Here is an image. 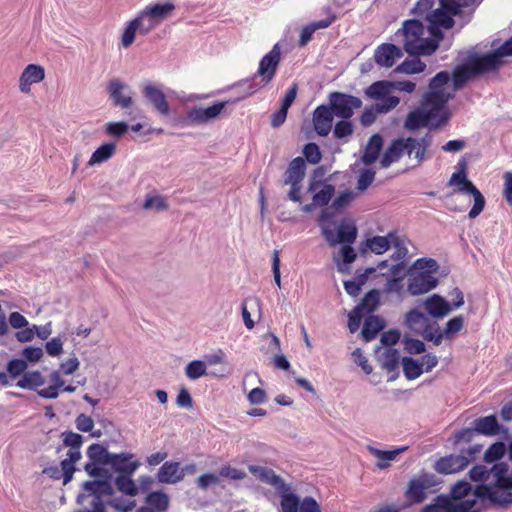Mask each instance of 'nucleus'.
Masks as SVG:
<instances>
[{"mask_svg": "<svg viewBox=\"0 0 512 512\" xmlns=\"http://www.w3.org/2000/svg\"><path fill=\"white\" fill-rule=\"evenodd\" d=\"M27 369V362L23 359H12L7 364V372L12 379L22 375Z\"/></svg>", "mask_w": 512, "mask_h": 512, "instance_id": "052dcab7", "label": "nucleus"}, {"mask_svg": "<svg viewBox=\"0 0 512 512\" xmlns=\"http://www.w3.org/2000/svg\"><path fill=\"white\" fill-rule=\"evenodd\" d=\"M125 88V84L116 78L111 79L107 85V91L113 104L123 109L130 108L134 104V100L130 94H123Z\"/></svg>", "mask_w": 512, "mask_h": 512, "instance_id": "a878e982", "label": "nucleus"}, {"mask_svg": "<svg viewBox=\"0 0 512 512\" xmlns=\"http://www.w3.org/2000/svg\"><path fill=\"white\" fill-rule=\"evenodd\" d=\"M451 77L446 71L437 73L429 83V91L426 92L421 101V107L411 111L404 126L408 130H416L420 127L437 129L448 121V113L445 111L446 104L453 97L449 90Z\"/></svg>", "mask_w": 512, "mask_h": 512, "instance_id": "f257e3e1", "label": "nucleus"}, {"mask_svg": "<svg viewBox=\"0 0 512 512\" xmlns=\"http://www.w3.org/2000/svg\"><path fill=\"white\" fill-rule=\"evenodd\" d=\"M426 20L430 25L442 27L444 29H451L455 24L453 16L442 9L433 10L426 16Z\"/></svg>", "mask_w": 512, "mask_h": 512, "instance_id": "c9c22d12", "label": "nucleus"}, {"mask_svg": "<svg viewBox=\"0 0 512 512\" xmlns=\"http://www.w3.org/2000/svg\"><path fill=\"white\" fill-rule=\"evenodd\" d=\"M406 325L410 330L423 336L428 341V335L434 334L436 324H431L429 318L423 312L412 309L406 315Z\"/></svg>", "mask_w": 512, "mask_h": 512, "instance_id": "aec40b11", "label": "nucleus"}, {"mask_svg": "<svg viewBox=\"0 0 512 512\" xmlns=\"http://www.w3.org/2000/svg\"><path fill=\"white\" fill-rule=\"evenodd\" d=\"M471 489V485L467 481H459L452 487L449 498L456 501L465 500Z\"/></svg>", "mask_w": 512, "mask_h": 512, "instance_id": "bf43d9fd", "label": "nucleus"}, {"mask_svg": "<svg viewBox=\"0 0 512 512\" xmlns=\"http://www.w3.org/2000/svg\"><path fill=\"white\" fill-rule=\"evenodd\" d=\"M403 37V48L411 56L431 55L439 44L436 40L424 38V26L416 19L406 20L396 35Z\"/></svg>", "mask_w": 512, "mask_h": 512, "instance_id": "f03ea898", "label": "nucleus"}, {"mask_svg": "<svg viewBox=\"0 0 512 512\" xmlns=\"http://www.w3.org/2000/svg\"><path fill=\"white\" fill-rule=\"evenodd\" d=\"M80 451L68 450L67 458L60 462V470L63 473V484L69 483L75 473V464L81 459Z\"/></svg>", "mask_w": 512, "mask_h": 512, "instance_id": "7c9ffc66", "label": "nucleus"}, {"mask_svg": "<svg viewBox=\"0 0 512 512\" xmlns=\"http://www.w3.org/2000/svg\"><path fill=\"white\" fill-rule=\"evenodd\" d=\"M115 483L118 490L126 495L136 496L138 493V488L135 485L134 481L131 479V475H119L116 478Z\"/></svg>", "mask_w": 512, "mask_h": 512, "instance_id": "3c124183", "label": "nucleus"}, {"mask_svg": "<svg viewBox=\"0 0 512 512\" xmlns=\"http://www.w3.org/2000/svg\"><path fill=\"white\" fill-rule=\"evenodd\" d=\"M382 146V137L379 134L372 135L365 147L364 154L362 156V162L367 166L373 164L377 160Z\"/></svg>", "mask_w": 512, "mask_h": 512, "instance_id": "2f4dec72", "label": "nucleus"}, {"mask_svg": "<svg viewBox=\"0 0 512 512\" xmlns=\"http://www.w3.org/2000/svg\"><path fill=\"white\" fill-rule=\"evenodd\" d=\"M403 56L402 50L391 43H384L375 50V62L382 67H392L396 60Z\"/></svg>", "mask_w": 512, "mask_h": 512, "instance_id": "393cba45", "label": "nucleus"}, {"mask_svg": "<svg viewBox=\"0 0 512 512\" xmlns=\"http://www.w3.org/2000/svg\"><path fill=\"white\" fill-rule=\"evenodd\" d=\"M142 94L160 115L168 116L170 114V105L165 93L159 86L152 83L145 84L142 87Z\"/></svg>", "mask_w": 512, "mask_h": 512, "instance_id": "6ab92c4d", "label": "nucleus"}, {"mask_svg": "<svg viewBox=\"0 0 512 512\" xmlns=\"http://www.w3.org/2000/svg\"><path fill=\"white\" fill-rule=\"evenodd\" d=\"M354 132V127L348 119L338 121L334 126V137L336 139H344L351 136Z\"/></svg>", "mask_w": 512, "mask_h": 512, "instance_id": "4d7b16f0", "label": "nucleus"}, {"mask_svg": "<svg viewBox=\"0 0 512 512\" xmlns=\"http://www.w3.org/2000/svg\"><path fill=\"white\" fill-rule=\"evenodd\" d=\"M421 512H478L476 509V500L465 499L458 500L450 499L448 495H438L434 502L426 505Z\"/></svg>", "mask_w": 512, "mask_h": 512, "instance_id": "1a4fd4ad", "label": "nucleus"}, {"mask_svg": "<svg viewBox=\"0 0 512 512\" xmlns=\"http://www.w3.org/2000/svg\"><path fill=\"white\" fill-rule=\"evenodd\" d=\"M116 152V144L104 143L98 147L91 155L88 166H94L96 164L103 163L109 160Z\"/></svg>", "mask_w": 512, "mask_h": 512, "instance_id": "e433bc0d", "label": "nucleus"}, {"mask_svg": "<svg viewBox=\"0 0 512 512\" xmlns=\"http://www.w3.org/2000/svg\"><path fill=\"white\" fill-rule=\"evenodd\" d=\"M63 436V444L66 447H70L69 450L80 451V448L83 443V437L80 434L74 432H64Z\"/></svg>", "mask_w": 512, "mask_h": 512, "instance_id": "e2e57ef3", "label": "nucleus"}, {"mask_svg": "<svg viewBox=\"0 0 512 512\" xmlns=\"http://www.w3.org/2000/svg\"><path fill=\"white\" fill-rule=\"evenodd\" d=\"M403 154H405L404 138L393 140L381 158V167H389L392 163L397 162Z\"/></svg>", "mask_w": 512, "mask_h": 512, "instance_id": "c756f323", "label": "nucleus"}, {"mask_svg": "<svg viewBox=\"0 0 512 512\" xmlns=\"http://www.w3.org/2000/svg\"><path fill=\"white\" fill-rule=\"evenodd\" d=\"M391 81L381 80L372 83L365 91L366 95L375 100L385 98L392 91Z\"/></svg>", "mask_w": 512, "mask_h": 512, "instance_id": "a19ab883", "label": "nucleus"}, {"mask_svg": "<svg viewBox=\"0 0 512 512\" xmlns=\"http://www.w3.org/2000/svg\"><path fill=\"white\" fill-rule=\"evenodd\" d=\"M333 217L334 214L326 208L323 209L319 218L322 235L327 240L328 244L332 247L339 243L343 245L352 244L357 237L356 226L354 224L342 223L337 229V234H335Z\"/></svg>", "mask_w": 512, "mask_h": 512, "instance_id": "7ed1b4c3", "label": "nucleus"}, {"mask_svg": "<svg viewBox=\"0 0 512 512\" xmlns=\"http://www.w3.org/2000/svg\"><path fill=\"white\" fill-rule=\"evenodd\" d=\"M380 302V293L378 290H371L369 291L364 298L362 299L361 303L356 306L357 310L365 311L367 313L373 312Z\"/></svg>", "mask_w": 512, "mask_h": 512, "instance_id": "8fccbe9b", "label": "nucleus"}, {"mask_svg": "<svg viewBox=\"0 0 512 512\" xmlns=\"http://www.w3.org/2000/svg\"><path fill=\"white\" fill-rule=\"evenodd\" d=\"M426 64L418 57L404 60L400 65L395 68V72L403 74H417L425 70Z\"/></svg>", "mask_w": 512, "mask_h": 512, "instance_id": "c03bdc74", "label": "nucleus"}, {"mask_svg": "<svg viewBox=\"0 0 512 512\" xmlns=\"http://www.w3.org/2000/svg\"><path fill=\"white\" fill-rule=\"evenodd\" d=\"M143 207L147 210L148 209H156L157 211H164V210L168 209V204L164 197L152 196V197H148L145 200Z\"/></svg>", "mask_w": 512, "mask_h": 512, "instance_id": "338daca9", "label": "nucleus"}, {"mask_svg": "<svg viewBox=\"0 0 512 512\" xmlns=\"http://www.w3.org/2000/svg\"><path fill=\"white\" fill-rule=\"evenodd\" d=\"M45 78V70L41 65H27L19 79V90L28 94L31 91V85L41 82Z\"/></svg>", "mask_w": 512, "mask_h": 512, "instance_id": "5701e85b", "label": "nucleus"}, {"mask_svg": "<svg viewBox=\"0 0 512 512\" xmlns=\"http://www.w3.org/2000/svg\"><path fill=\"white\" fill-rule=\"evenodd\" d=\"M508 465L495 463L490 469L476 465L469 471V476L475 482H491L494 486L506 491L512 490V477L507 476Z\"/></svg>", "mask_w": 512, "mask_h": 512, "instance_id": "423d86ee", "label": "nucleus"}, {"mask_svg": "<svg viewBox=\"0 0 512 512\" xmlns=\"http://www.w3.org/2000/svg\"><path fill=\"white\" fill-rule=\"evenodd\" d=\"M324 175L323 167L314 170L309 180L308 191L314 193L313 204L315 206H326L335 193V187L332 184H323L321 178Z\"/></svg>", "mask_w": 512, "mask_h": 512, "instance_id": "f8f14e48", "label": "nucleus"}, {"mask_svg": "<svg viewBox=\"0 0 512 512\" xmlns=\"http://www.w3.org/2000/svg\"><path fill=\"white\" fill-rule=\"evenodd\" d=\"M449 186H458L457 191L471 194L474 205L469 211V218L474 219L481 214L485 208L486 200L480 190L463 173H453L448 182Z\"/></svg>", "mask_w": 512, "mask_h": 512, "instance_id": "6e6552de", "label": "nucleus"}, {"mask_svg": "<svg viewBox=\"0 0 512 512\" xmlns=\"http://www.w3.org/2000/svg\"><path fill=\"white\" fill-rule=\"evenodd\" d=\"M145 10L154 18L158 23L168 18L175 10V5L172 2L156 3L147 6Z\"/></svg>", "mask_w": 512, "mask_h": 512, "instance_id": "58836bf2", "label": "nucleus"}, {"mask_svg": "<svg viewBox=\"0 0 512 512\" xmlns=\"http://www.w3.org/2000/svg\"><path fill=\"white\" fill-rule=\"evenodd\" d=\"M133 457V454L128 453L112 454L108 465L119 472L120 475H132L139 467L138 461H132Z\"/></svg>", "mask_w": 512, "mask_h": 512, "instance_id": "cd10ccee", "label": "nucleus"}, {"mask_svg": "<svg viewBox=\"0 0 512 512\" xmlns=\"http://www.w3.org/2000/svg\"><path fill=\"white\" fill-rule=\"evenodd\" d=\"M147 508H153L155 511L165 512L169 506V497L162 491H154L146 497Z\"/></svg>", "mask_w": 512, "mask_h": 512, "instance_id": "ea45409f", "label": "nucleus"}, {"mask_svg": "<svg viewBox=\"0 0 512 512\" xmlns=\"http://www.w3.org/2000/svg\"><path fill=\"white\" fill-rule=\"evenodd\" d=\"M406 447L396 449V450H390V451H384L379 449H374L373 454L374 456L379 460L377 463V467L380 469H385L390 465V462L393 461L398 454L405 451Z\"/></svg>", "mask_w": 512, "mask_h": 512, "instance_id": "de8ad7c7", "label": "nucleus"}, {"mask_svg": "<svg viewBox=\"0 0 512 512\" xmlns=\"http://www.w3.org/2000/svg\"><path fill=\"white\" fill-rule=\"evenodd\" d=\"M423 305L426 312L436 319L444 318L452 310L450 303L438 294H433L426 298Z\"/></svg>", "mask_w": 512, "mask_h": 512, "instance_id": "bb28decb", "label": "nucleus"}, {"mask_svg": "<svg viewBox=\"0 0 512 512\" xmlns=\"http://www.w3.org/2000/svg\"><path fill=\"white\" fill-rule=\"evenodd\" d=\"M400 244L401 240L396 232H389L385 236H373L365 242L366 247L377 255L385 253L391 246L399 247Z\"/></svg>", "mask_w": 512, "mask_h": 512, "instance_id": "b1692460", "label": "nucleus"}, {"mask_svg": "<svg viewBox=\"0 0 512 512\" xmlns=\"http://www.w3.org/2000/svg\"><path fill=\"white\" fill-rule=\"evenodd\" d=\"M402 366L405 377L408 380H414L423 373L422 365L417 360L410 357H404L402 359Z\"/></svg>", "mask_w": 512, "mask_h": 512, "instance_id": "09e8293b", "label": "nucleus"}, {"mask_svg": "<svg viewBox=\"0 0 512 512\" xmlns=\"http://www.w3.org/2000/svg\"><path fill=\"white\" fill-rule=\"evenodd\" d=\"M468 60L476 76L497 71L504 63L503 61H499L494 51L484 55H471Z\"/></svg>", "mask_w": 512, "mask_h": 512, "instance_id": "412c9836", "label": "nucleus"}, {"mask_svg": "<svg viewBox=\"0 0 512 512\" xmlns=\"http://www.w3.org/2000/svg\"><path fill=\"white\" fill-rule=\"evenodd\" d=\"M381 100L382 102L376 103V111L379 114L391 111L400 103L399 97L389 94L386 95L385 98H382Z\"/></svg>", "mask_w": 512, "mask_h": 512, "instance_id": "0e129e2a", "label": "nucleus"}, {"mask_svg": "<svg viewBox=\"0 0 512 512\" xmlns=\"http://www.w3.org/2000/svg\"><path fill=\"white\" fill-rule=\"evenodd\" d=\"M475 432L483 435L493 436L499 432V423L496 416L489 415L479 417L474 421Z\"/></svg>", "mask_w": 512, "mask_h": 512, "instance_id": "72a5a7b5", "label": "nucleus"}, {"mask_svg": "<svg viewBox=\"0 0 512 512\" xmlns=\"http://www.w3.org/2000/svg\"><path fill=\"white\" fill-rule=\"evenodd\" d=\"M334 114L329 106L320 105L313 112V126L319 136H327L333 124Z\"/></svg>", "mask_w": 512, "mask_h": 512, "instance_id": "4be33fe9", "label": "nucleus"}, {"mask_svg": "<svg viewBox=\"0 0 512 512\" xmlns=\"http://www.w3.org/2000/svg\"><path fill=\"white\" fill-rule=\"evenodd\" d=\"M50 380L53 382L52 385L37 391L40 397L45 399L57 398L59 395V389L62 388L65 384L64 380L61 378L59 371H53L50 374Z\"/></svg>", "mask_w": 512, "mask_h": 512, "instance_id": "4c0bfd02", "label": "nucleus"}, {"mask_svg": "<svg viewBox=\"0 0 512 512\" xmlns=\"http://www.w3.org/2000/svg\"><path fill=\"white\" fill-rule=\"evenodd\" d=\"M300 500L293 493H284L281 495L280 506L282 512H299Z\"/></svg>", "mask_w": 512, "mask_h": 512, "instance_id": "603ef678", "label": "nucleus"}, {"mask_svg": "<svg viewBox=\"0 0 512 512\" xmlns=\"http://www.w3.org/2000/svg\"><path fill=\"white\" fill-rule=\"evenodd\" d=\"M481 451V445H474L468 449L461 450L458 455L450 454L441 457L435 462L434 469L436 472L443 475L458 473L474 461Z\"/></svg>", "mask_w": 512, "mask_h": 512, "instance_id": "39448f33", "label": "nucleus"}, {"mask_svg": "<svg viewBox=\"0 0 512 512\" xmlns=\"http://www.w3.org/2000/svg\"><path fill=\"white\" fill-rule=\"evenodd\" d=\"M280 61L281 49L279 44H275L273 48L260 60L258 70L254 76L261 78L260 87L266 86L273 80L279 67Z\"/></svg>", "mask_w": 512, "mask_h": 512, "instance_id": "ddd939ff", "label": "nucleus"}, {"mask_svg": "<svg viewBox=\"0 0 512 512\" xmlns=\"http://www.w3.org/2000/svg\"><path fill=\"white\" fill-rule=\"evenodd\" d=\"M184 478V472L180 469V463L174 461L165 462L158 472V479L162 483L174 484Z\"/></svg>", "mask_w": 512, "mask_h": 512, "instance_id": "c85d7f7f", "label": "nucleus"}, {"mask_svg": "<svg viewBox=\"0 0 512 512\" xmlns=\"http://www.w3.org/2000/svg\"><path fill=\"white\" fill-rule=\"evenodd\" d=\"M87 455L89 459L93 462H97L101 465H108L112 453H109L108 450L101 444L93 443L89 446L87 450Z\"/></svg>", "mask_w": 512, "mask_h": 512, "instance_id": "37998d69", "label": "nucleus"}, {"mask_svg": "<svg viewBox=\"0 0 512 512\" xmlns=\"http://www.w3.org/2000/svg\"><path fill=\"white\" fill-rule=\"evenodd\" d=\"M404 349L410 354H420L425 351V344L419 339L405 337Z\"/></svg>", "mask_w": 512, "mask_h": 512, "instance_id": "774afa93", "label": "nucleus"}, {"mask_svg": "<svg viewBox=\"0 0 512 512\" xmlns=\"http://www.w3.org/2000/svg\"><path fill=\"white\" fill-rule=\"evenodd\" d=\"M381 366L387 372H394L398 369L400 355L397 349L387 348L381 356Z\"/></svg>", "mask_w": 512, "mask_h": 512, "instance_id": "a18cd8bd", "label": "nucleus"}, {"mask_svg": "<svg viewBox=\"0 0 512 512\" xmlns=\"http://www.w3.org/2000/svg\"><path fill=\"white\" fill-rule=\"evenodd\" d=\"M306 174V162L302 157L294 158L283 175V184L289 185L288 198L293 202L301 201L302 182Z\"/></svg>", "mask_w": 512, "mask_h": 512, "instance_id": "0eeeda50", "label": "nucleus"}, {"mask_svg": "<svg viewBox=\"0 0 512 512\" xmlns=\"http://www.w3.org/2000/svg\"><path fill=\"white\" fill-rule=\"evenodd\" d=\"M305 159L310 164H318L322 159L319 146L316 143H308L303 148Z\"/></svg>", "mask_w": 512, "mask_h": 512, "instance_id": "13d9d810", "label": "nucleus"}, {"mask_svg": "<svg viewBox=\"0 0 512 512\" xmlns=\"http://www.w3.org/2000/svg\"><path fill=\"white\" fill-rule=\"evenodd\" d=\"M433 142V136L426 133L421 138H404L405 154L416 160V166H420L424 160L430 158L429 149Z\"/></svg>", "mask_w": 512, "mask_h": 512, "instance_id": "dca6fc26", "label": "nucleus"}, {"mask_svg": "<svg viewBox=\"0 0 512 512\" xmlns=\"http://www.w3.org/2000/svg\"><path fill=\"white\" fill-rule=\"evenodd\" d=\"M477 77L474 70L472 69V65L470 61H467L464 64L458 65L455 67L452 80L453 86L455 90L462 88L467 81L470 79Z\"/></svg>", "mask_w": 512, "mask_h": 512, "instance_id": "473e14b6", "label": "nucleus"}, {"mask_svg": "<svg viewBox=\"0 0 512 512\" xmlns=\"http://www.w3.org/2000/svg\"><path fill=\"white\" fill-rule=\"evenodd\" d=\"M229 101H216L208 107L194 106L190 108L185 120L190 125H203L217 119L225 109Z\"/></svg>", "mask_w": 512, "mask_h": 512, "instance_id": "9b49d317", "label": "nucleus"}, {"mask_svg": "<svg viewBox=\"0 0 512 512\" xmlns=\"http://www.w3.org/2000/svg\"><path fill=\"white\" fill-rule=\"evenodd\" d=\"M415 264L421 269L428 268V270L410 275L407 291L412 296L428 293L438 285V279L433 275V272L438 269L434 259H418Z\"/></svg>", "mask_w": 512, "mask_h": 512, "instance_id": "20e7f679", "label": "nucleus"}, {"mask_svg": "<svg viewBox=\"0 0 512 512\" xmlns=\"http://www.w3.org/2000/svg\"><path fill=\"white\" fill-rule=\"evenodd\" d=\"M84 489L89 492L88 497H91V508L82 512H106L102 496L113 493L111 484L108 481L92 480L84 483Z\"/></svg>", "mask_w": 512, "mask_h": 512, "instance_id": "2eb2a0df", "label": "nucleus"}, {"mask_svg": "<svg viewBox=\"0 0 512 512\" xmlns=\"http://www.w3.org/2000/svg\"><path fill=\"white\" fill-rule=\"evenodd\" d=\"M384 328V322L378 316L371 315L365 319L362 328V336L366 342H370L376 338L378 333Z\"/></svg>", "mask_w": 512, "mask_h": 512, "instance_id": "f704fd0d", "label": "nucleus"}, {"mask_svg": "<svg viewBox=\"0 0 512 512\" xmlns=\"http://www.w3.org/2000/svg\"><path fill=\"white\" fill-rule=\"evenodd\" d=\"M186 375L191 380H196L206 374V365L203 361L194 360L185 369Z\"/></svg>", "mask_w": 512, "mask_h": 512, "instance_id": "6e6d98bb", "label": "nucleus"}, {"mask_svg": "<svg viewBox=\"0 0 512 512\" xmlns=\"http://www.w3.org/2000/svg\"><path fill=\"white\" fill-rule=\"evenodd\" d=\"M45 379L39 371L26 372L16 383L17 387L22 389H35L44 385Z\"/></svg>", "mask_w": 512, "mask_h": 512, "instance_id": "79ce46f5", "label": "nucleus"}, {"mask_svg": "<svg viewBox=\"0 0 512 512\" xmlns=\"http://www.w3.org/2000/svg\"><path fill=\"white\" fill-rule=\"evenodd\" d=\"M129 129V126L124 121L119 122H108L105 126V132L113 137L120 138Z\"/></svg>", "mask_w": 512, "mask_h": 512, "instance_id": "680f3d73", "label": "nucleus"}, {"mask_svg": "<svg viewBox=\"0 0 512 512\" xmlns=\"http://www.w3.org/2000/svg\"><path fill=\"white\" fill-rule=\"evenodd\" d=\"M475 497L488 499L495 506L508 508L512 505V492L498 488L491 482H482L474 490Z\"/></svg>", "mask_w": 512, "mask_h": 512, "instance_id": "4468645a", "label": "nucleus"}, {"mask_svg": "<svg viewBox=\"0 0 512 512\" xmlns=\"http://www.w3.org/2000/svg\"><path fill=\"white\" fill-rule=\"evenodd\" d=\"M463 327L464 317L462 315L455 316L446 323L442 331L436 324L434 334L428 335V341L433 342L435 346H439L444 339L449 341L453 340Z\"/></svg>", "mask_w": 512, "mask_h": 512, "instance_id": "a211bd4d", "label": "nucleus"}, {"mask_svg": "<svg viewBox=\"0 0 512 512\" xmlns=\"http://www.w3.org/2000/svg\"><path fill=\"white\" fill-rule=\"evenodd\" d=\"M137 31V20L132 19L127 23L121 37V45L124 48H129L134 43Z\"/></svg>", "mask_w": 512, "mask_h": 512, "instance_id": "5fc2aeb1", "label": "nucleus"}, {"mask_svg": "<svg viewBox=\"0 0 512 512\" xmlns=\"http://www.w3.org/2000/svg\"><path fill=\"white\" fill-rule=\"evenodd\" d=\"M260 478L264 482L271 484L277 488H285V483L279 475H276L270 469H262L260 473Z\"/></svg>", "mask_w": 512, "mask_h": 512, "instance_id": "69168bd1", "label": "nucleus"}, {"mask_svg": "<svg viewBox=\"0 0 512 512\" xmlns=\"http://www.w3.org/2000/svg\"><path fill=\"white\" fill-rule=\"evenodd\" d=\"M436 485L437 481L434 475L421 474L409 482L406 497L414 503H421L426 499V491Z\"/></svg>", "mask_w": 512, "mask_h": 512, "instance_id": "f3484780", "label": "nucleus"}, {"mask_svg": "<svg viewBox=\"0 0 512 512\" xmlns=\"http://www.w3.org/2000/svg\"><path fill=\"white\" fill-rule=\"evenodd\" d=\"M362 106V100L356 96L342 92H333L329 96V108L334 114L342 119H350L355 109Z\"/></svg>", "mask_w": 512, "mask_h": 512, "instance_id": "9d476101", "label": "nucleus"}, {"mask_svg": "<svg viewBox=\"0 0 512 512\" xmlns=\"http://www.w3.org/2000/svg\"><path fill=\"white\" fill-rule=\"evenodd\" d=\"M506 452V446L503 442L492 444L484 453V460L487 463H493L500 460Z\"/></svg>", "mask_w": 512, "mask_h": 512, "instance_id": "864d4df0", "label": "nucleus"}, {"mask_svg": "<svg viewBox=\"0 0 512 512\" xmlns=\"http://www.w3.org/2000/svg\"><path fill=\"white\" fill-rule=\"evenodd\" d=\"M134 20H137L138 32L142 35L148 34L159 24L145 9L140 11Z\"/></svg>", "mask_w": 512, "mask_h": 512, "instance_id": "49530a36", "label": "nucleus"}]
</instances>
